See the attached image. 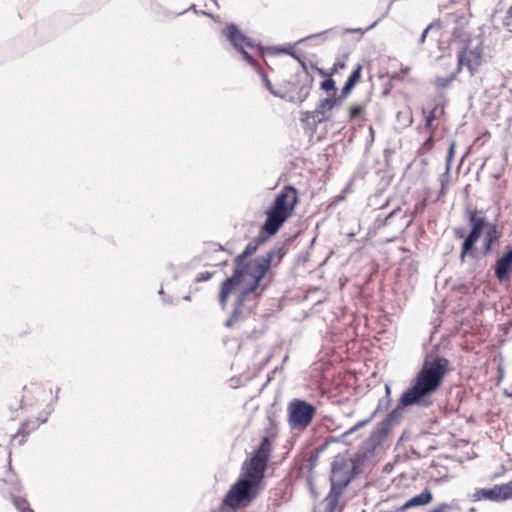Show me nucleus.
I'll return each instance as SVG.
<instances>
[{
  "label": "nucleus",
  "mask_w": 512,
  "mask_h": 512,
  "mask_svg": "<svg viewBox=\"0 0 512 512\" xmlns=\"http://www.w3.org/2000/svg\"><path fill=\"white\" fill-rule=\"evenodd\" d=\"M53 407L51 405L47 406V411L45 412L48 416L53 412Z\"/></svg>",
  "instance_id": "bf43d9fd"
},
{
  "label": "nucleus",
  "mask_w": 512,
  "mask_h": 512,
  "mask_svg": "<svg viewBox=\"0 0 512 512\" xmlns=\"http://www.w3.org/2000/svg\"><path fill=\"white\" fill-rule=\"evenodd\" d=\"M335 107V100H332L330 97H326L322 99L319 104L315 108L316 115L319 116L317 119L318 122H324L329 120L330 116L327 114L328 111L332 110Z\"/></svg>",
  "instance_id": "aec40b11"
},
{
  "label": "nucleus",
  "mask_w": 512,
  "mask_h": 512,
  "mask_svg": "<svg viewBox=\"0 0 512 512\" xmlns=\"http://www.w3.org/2000/svg\"><path fill=\"white\" fill-rule=\"evenodd\" d=\"M329 445H330V441L327 439L323 444H321L317 448H315L314 451L320 455L328 448Z\"/></svg>",
  "instance_id": "c03bdc74"
},
{
  "label": "nucleus",
  "mask_w": 512,
  "mask_h": 512,
  "mask_svg": "<svg viewBox=\"0 0 512 512\" xmlns=\"http://www.w3.org/2000/svg\"><path fill=\"white\" fill-rule=\"evenodd\" d=\"M504 394L507 395L508 397H512V392H508V390H505Z\"/></svg>",
  "instance_id": "0e129e2a"
},
{
  "label": "nucleus",
  "mask_w": 512,
  "mask_h": 512,
  "mask_svg": "<svg viewBox=\"0 0 512 512\" xmlns=\"http://www.w3.org/2000/svg\"><path fill=\"white\" fill-rule=\"evenodd\" d=\"M429 25H433V31L439 32L442 29V22L440 20H434Z\"/></svg>",
  "instance_id": "49530a36"
},
{
  "label": "nucleus",
  "mask_w": 512,
  "mask_h": 512,
  "mask_svg": "<svg viewBox=\"0 0 512 512\" xmlns=\"http://www.w3.org/2000/svg\"><path fill=\"white\" fill-rule=\"evenodd\" d=\"M295 59H296L299 63H301V61H303V59H301L299 56H297Z\"/></svg>",
  "instance_id": "774afa93"
},
{
  "label": "nucleus",
  "mask_w": 512,
  "mask_h": 512,
  "mask_svg": "<svg viewBox=\"0 0 512 512\" xmlns=\"http://www.w3.org/2000/svg\"><path fill=\"white\" fill-rule=\"evenodd\" d=\"M184 300H186V301H190V300H191V296H190V295H186V296L184 297Z\"/></svg>",
  "instance_id": "338daca9"
},
{
  "label": "nucleus",
  "mask_w": 512,
  "mask_h": 512,
  "mask_svg": "<svg viewBox=\"0 0 512 512\" xmlns=\"http://www.w3.org/2000/svg\"><path fill=\"white\" fill-rule=\"evenodd\" d=\"M401 211V207L400 206H397L395 207L387 216H385L380 224H379V227H383V226H387L390 224V220L398 213Z\"/></svg>",
  "instance_id": "c9c22d12"
},
{
  "label": "nucleus",
  "mask_w": 512,
  "mask_h": 512,
  "mask_svg": "<svg viewBox=\"0 0 512 512\" xmlns=\"http://www.w3.org/2000/svg\"><path fill=\"white\" fill-rule=\"evenodd\" d=\"M354 479L347 458L341 454L336 455L331 463L330 491L323 502L325 512L336 510L345 488Z\"/></svg>",
  "instance_id": "20e7f679"
},
{
  "label": "nucleus",
  "mask_w": 512,
  "mask_h": 512,
  "mask_svg": "<svg viewBox=\"0 0 512 512\" xmlns=\"http://www.w3.org/2000/svg\"><path fill=\"white\" fill-rule=\"evenodd\" d=\"M320 88L327 93L333 92L334 95L337 91L335 80L331 76H328L321 82Z\"/></svg>",
  "instance_id": "bb28decb"
},
{
  "label": "nucleus",
  "mask_w": 512,
  "mask_h": 512,
  "mask_svg": "<svg viewBox=\"0 0 512 512\" xmlns=\"http://www.w3.org/2000/svg\"><path fill=\"white\" fill-rule=\"evenodd\" d=\"M361 75H362V65L358 64L353 69V71L350 73V75L348 76L347 80L345 81V83L342 87L343 97H347L352 92V90L354 89L356 84L360 81Z\"/></svg>",
  "instance_id": "a211bd4d"
},
{
  "label": "nucleus",
  "mask_w": 512,
  "mask_h": 512,
  "mask_svg": "<svg viewBox=\"0 0 512 512\" xmlns=\"http://www.w3.org/2000/svg\"><path fill=\"white\" fill-rule=\"evenodd\" d=\"M22 403H23V399L20 400V404H19V406L17 408H14L13 406H10V410H17L18 408H21Z\"/></svg>",
  "instance_id": "680f3d73"
},
{
  "label": "nucleus",
  "mask_w": 512,
  "mask_h": 512,
  "mask_svg": "<svg viewBox=\"0 0 512 512\" xmlns=\"http://www.w3.org/2000/svg\"><path fill=\"white\" fill-rule=\"evenodd\" d=\"M468 56L472 58L476 66H480L482 60V50L480 47L468 49Z\"/></svg>",
  "instance_id": "c85d7f7f"
},
{
  "label": "nucleus",
  "mask_w": 512,
  "mask_h": 512,
  "mask_svg": "<svg viewBox=\"0 0 512 512\" xmlns=\"http://www.w3.org/2000/svg\"><path fill=\"white\" fill-rule=\"evenodd\" d=\"M38 419L41 421V423H45L48 419V415L46 413H45V415H43V412H42V413H40Z\"/></svg>",
  "instance_id": "4d7b16f0"
},
{
  "label": "nucleus",
  "mask_w": 512,
  "mask_h": 512,
  "mask_svg": "<svg viewBox=\"0 0 512 512\" xmlns=\"http://www.w3.org/2000/svg\"><path fill=\"white\" fill-rule=\"evenodd\" d=\"M437 110H438V106H434L433 109L430 110V112L428 113V115L426 116L425 118V129L429 132V133H434L435 131V126L433 125V122L437 119Z\"/></svg>",
  "instance_id": "5701e85b"
},
{
  "label": "nucleus",
  "mask_w": 512,
  "mask_h": 512,
  "mask_svg": "<svg viewBox=\"0 0 512 512\" xmlns=\"http://www.w3.org/2000/svg\"><path fill=\"white\" fill-rule=\"evenodd\" d=\"M223 33L227 40L231 43L235 50H237L242 55L243 59L247 63L253 64L255 62L256 59L245 49V42L248 40V36L242 33L236 24H227L223 30Z\"/></svg>",
  "instance_id": "f8f14e48"
},
{
  "label": "nucleus",
  "mask_w": 512,
  "mask_h": 512,
  "mask_svg": "<svg viewBox=\"0 0 512 512\" xmlns=\"http://www.w3.org/2000/svg\"><path fill=\"white\" fill-rule=\"evenodd\" d=\"M385 398H391V387L390 385H385Z\"/></svg>",
  "instance_id": "864d4df0"
},
{
  "label": "nucleus",
  "mask_w": 512,
  "mask_h": 512,
  "mask_svg": "<svg viewBox=\"0 0 512 512\" xmlns=\"http://www.w3.org/2000/svg\"><path fill=\"white\" fill-rule=\"evenodd\" d=\"M298 203V190L293 185H285L275 196L273 202L266 210V217L269 218V221H275L277 224L283 226L284 223L293 215Z\"/></svg>",
  "instance_id": "0eeeda50"
},
{
  "label": "nucleus",
  "mask_w": 512,
  "mask_h": 512,
  "mask_svg": "<svg viewBox=\"0 0 512 512\" xmlns=\"http://www.w3.org/2000/svg\"><path fill=\"white\" fill-rule=\"evenodd\" d=\"M245 47H248V48H251V49H254V48H259L260 46L259 45H256L253 40L251 38L248 37V40L245 42Z\"/></svg>",
  "instance_id": "de8ad7c7"
},
{
  "label": "nucleus",
  "mask_w": 512,
  "mask_h": 512,
  "mask_svg": "<svg viewBox=\"0 0 512 512\" xmlns=\"http://www.w3.org/2000/svg\"><path fill=\"white\" fill-rule=\"evenodd\" d=\"M327 35H337V28H330L325 31L311 34L309 36H306L300 40L297 41V44L304 43V42H310V41H318L321 40L322 42L326 40Z\"/></svg>",
  "instance_id": "412c9836"
},
{
  "label": "nucleus",
  "mask_w": 512,
  "mask_h": 512,
  "mask_svg": "<svg viewBox=\"0 0 512 512\" xmlns=\"http://www.w3.org/2000/svg\"><path fill=\"white\" fill-rule=\"evenodd\" d=\"M358 430L355 428V426L353 425L351 428H349L348 430L345 431V433H347V437H349L350 435L354 434L355 432H357Z\"/></svg>",
  "instance_id": "6e6d98bb"
},
{
  "label": "nucleus",
  "mask_w": 512,
  "mask_h": 512,
  "mask_svg": "<svg viewBox=\"0 0 512 512\" xmlns=\"http://www.w3.org/2000/svg\"><path fill=\"white\" fill-rule=\"evenodd\" d=\"M390 404L391 398L382 397L381 399H379L376 409L372 412L370 416L374 419V417L378 413L386 411L389 408Z\"/></svg>",
  "instance_id": "cd10ccee"
},
{
  "label": "nucleus",
  "mask_w": 512,
  "mask_h": 512,
  "mask_svg": "<svg viewBox=\"0 0 512 512\" xmlns=\"http://www.w3.org/2000/svg\"><path fill=\"white\" fill-rule=\"evenodd\" d=\"M425 205H426V204H425L424 202L419 203V204H416V206H415V210H416V212L423 211V210H424V208H425Z\"/></svg>",
  "instance_id": "5fc2aeb1"
},
{
  "label": "nucleus",
  "mask_w": 512,
  "mask_h": 512,
  "mask_svg": "<svg viewBox=\"0 0 512 512\" xmlns=\"http://www.w3.org/2000/svg\"><path fill=\"white\" fill-rule=\"evenodd\" d=\"M432 500V492L428 488H425L420 494L411 497L403 505L398 507L396 512H406L411 508L425 506L430 504Z\"/></svg>",
  "instance_id": "2eb2a0df"
},
{
  "label": "nucleus",
  "mask_w": 512,
  "mask_h": 512,
  "mask_svg": "<svg viewBox=\"0 0 512 512\" xmlns=\"http://www.w3.org/2000/svg\"><path fill=\"white\" fill-rule=\"evenodd\" d=\"M464 217L469 225V232L462 242L460 251V262L464 263L466 257L478 259L476 244L483 236L482 253L484 256L490 255L494 247L499 244L502 237L501 231L496 224L490 223L484 215V211L476 208L467 207Z\"/></svg>",
  "instance_id": "f03ea898"
},
{
  "label": "nucleus",
  "mask_w": 512,
  "mask_h": 512,
  "mask_svg": "<svg viewBox=\"0 0 512 512\" xmlns=\"http://www.w3.org/2000/svg\"><path fill=\"white\" fill-rule=\"evenodd\" d=\"M471 501L489 500L503 502L512 499V481L505 484H496L489 488H480L470 496Z\"/></svg>",
  "instance_id": "9b49d317"
},
{
  "label": "nucleus",
  "mask_w": 512,
  "mask_h": 512,
  "mask_svg": "<svg viewBox=\"0 0 512 512\" xmlns=\"http://www.w3.org/2000/svg\"><path fill=\"white\" fill-rule=\"evenodd\" d=\"M365 106L363 104L352 105L349 109L350 119H356L360 117L364 112Z\"/></svg>",
  "instance_id": "473e14b6"
},
{
  "label": "nucleus",
  "mask_w": 512,
  "mask_h": 512,
  "mask_svg": "<svg viewBox=\"0 0 512 512\" xmlns=\"http://www.w3.org/2000/svg\"><path fill=\"white\" fill-rule=\"evenodd\" d=\"M59 391H60V388H57V389H56L55 398H54L55 402L58 400V394H59Z\"/></svg>",
  "instance_id": "e2e57ef3"
},
{
  "label": "nucleus",
  "mask_w": 512,
  "mask_h": 512,
  "mask_svg": "<svg viewBox=\"0 0 512 512\" xmlns=\"http://www.w3.org/2000/svg\"><path fill=\"white\" fill-rule=\"evenodd\" d=\"M449 174H442L441 175V193H444V190H445V182H446V179L445 177H448Z\"/></svg>",
  "instance_id": "8fccbe9b"
},
{
  "label": "nucleus",
  "mask_w": 512,
  "mask_h": 512,
  "mask_svg": "<svg viewBox=\"0 0 512 512\" xmlns=\"http://www.w3.org/2000/svg\"><path fill=\"white\" fill-rule=\"evenodd\" d=\"M369 131H370V134H371V138L373 139L374 137V130L372 127L369 128Z\"/></svg>",
  "instance_id": "69168bd1"
},
{
  "label": "nucleus",
  "mask_w": 512,
  "mask_h": 512,
  "mask_svg": "<svg viewBox=\"0 0 512 512\" xmlns=\"http://www.w3.org/2000/svg\"><path fill=\"white\" fill-rule=\"evenodd\" d=\"M283 51H284L286 54H288V55H290L291 57H293L294 59L298 56V55H297V53H296L295 51H293L292 49H290V48H285V49H283Z\"/></svg>",
  "instance_id": "3c124183"
},
{
  "label": "nucleus",
  "mask_w": 512,
  "mask_h": 512,
  "mask_svg": "<svg viewBox=\"0 0 512 512\" xmlns=\"http://www.w3.org/2000/svg\"><path fill=\"white\" fill-rule=\"evenodd\" d=\"M254 69L255 71L259 74V76L261 77L262 79V82L265 86V88L275 97H278V98H283V94L284 92L280 91V90H275L267 73L265 72V70L262 68V66L260 65V63L255 60V62L253 64H250Z\"/></svg>",
  "instance_id": "6ab92c4d"
},
{
  "label": "nucleus",
  "mask_w": 512,
  "mask_h": 512,
  "mask_svg": "<svg viewBox=\"0 0 512 512\" xmlns=\"http://www.w3.org/2000/svg\"><path fill=\"white\" fill-rule=\"evenodd\" d=\"M456 508V504L441 503L439 506L431 509L429 512H450Z\"/></svg>",
  "instance_id": "f704fd0d"
},
{
  "label": "nucleus",
  "mask_w": 512,
  "mask_h": 512,
  "mask_svg": "<svg viewBox=\"0 0 512 512\" xmlns=\"http://www.w3.org/2000/svg\"><path fill=\"white\" fill-rule=\"evenodd\" d=\"M332 100H335V106H340L342 105L343 101L347 98V97H343V91L341 90V94L339 96H335L333 94V96L331 97Z\"/></svg>",
  "instance_id": "a18cd8bd"
},
{
  "label": "nucleus",
  "mask_w": 512,
  "mask_h": 512,
  "mask_svg": "<svg viewBox=\"0 0 512 512\" xmlns=\"http://www.w3.org/2000/svg\"><path fill=\"white\" fill-rule=\"evenodd\" d=\"M215 274V271H205L198 273L195 277L196 282H204L210 280Z\"/></svg>",
  "instance_id": "4c0bfd02"
},
{
  "label": "nucleus",
  "mask_w": 512,
  "mask_h": 512,
  "mask_svg": "<svg viewBox=\"0 0 512 512\" xmlns=\"http://www.w3.org/2000/svg\"><path fill=\"white\" fill-rule=\"evenodd\" d=\"M236 292H237V295H236V298L233 303V309H232L231 315L224 323L225 327H227V328L233 327L234 324L239 321V319L241 318V316L243 314V307H244L245 303L248 301H251V300H255L254 295H252L242 289H239Z\"/></svg>",
  "instance_id": "4468645a"
},
{
  "label": "nucleus",
  "mask_w": 512,
  "mask_h": 512,
  "mask_svg": "<svg viewBox=\"0 0 512 512\" xmlns=\"http://www.w3.org/2000/svg\"><path fill=\"white\" fill-rule=\"evenodd\" d=\"M294 80L287 82L283 100L294 104H302L309 96L313 86L312 74H296Z\"/></svg>",
  "instance_id": "9d476101"
},
{
  "label": "nucleus",
  "mask_w": 512,
  "mask_h": 512,
  "mask_svg": "<svg viewBox=\"0 0 512 512\" xmlns=\"http://www.w3.org/2000/svg\"><path fill=\"white\" fill-rule=\"evenodd\" d=\"M233 273L231 276L226 277L220 284L219 288V305L222 310H225L231 294L239 290L245 285L246 277L249 276L252 262H248L246 258L237 255L235 260Z\"/></svg>",
  "instance_id": "6e6552de"
},
{
  "label": "nucleus",
  "mask_w": 512,
  "mask_h": 512,
  "mask_svg": "<svg viewBox=\"0 0 512 512\" xmlns=\"http://www.w3.org/2000/svg\"><path fill=\"white\" fill-rule=\"evenodd\" d=\"M453 234L455 238L463 239V241H465V237L467 236L468 233L466 232V229L463 227H454Z\"/></svg>",
  "instance_id": "ea45409f"
},
{
  "label": "nucleus",
  "mask_w": 512,
  "mask_h": 512,
  "mask_svg": "<svg viewBox=\"0 0 512 512\" xmlns=\"http://www.w3.org/2000/svg\"><path fill=\"white\" fill-rule=\"evenodd\" d=\"M257 243H254L252 240L246 245L244 250L239 254L242 258L248 259L258 250Z\"/></svg>",
  "instance_id": "c756f323"
},
{
  "label": "nucleus",
  "mask_w": 512,
  "mask_h": 512,
  "mask_svg": "<svg viewBox=\"0 0 512 512\" xmlns=\"http://www.w3.org/2000/svg\"><path fill=\"white\" fill-rule=\"evenodd\" d=\"M328 440L331 443H344L346 445H349L350 442L348 441L347 433L343 432L339 437H330Z\"/></svg>",
  "instance_id": "58836bf2"
},
{
  "label": "nucleus",
  "mask_w": 512,
  "mask_h": 512,
  "mask_svg": "<svg viewBox=\"0 0 512 512\" xmlns=\"http://www.w3.org/2000/svg\"><path fill=\"white\" fill-rule=\"evenodd\" d=\"M303 69V72L301 74H310L309 71H308V66L306 64V62L303 60L301 61V63H299Z\"/></svg>",
  "instance_id": "603ef678"
},
{
  "label": "nucleus",
  "mask_w": 512,
  "mask_h": 512,
  "mask_svg": "<svg viewBox=\"0 0 512 512\" xmlns=\"http://www.w3.org/2000/svg\"><path fill=\"white\" fill-rule=\"evenodd\" d=\"M409 71L410 67L404 66L400 69V71L389 74V78L392 81H402L404 77L409 73Z\"/></svg>",
  "instance_id": "2f4dec72"
},
{
  "label": "nucleus",
  "mask_w": 512,
  "mask_h": 512,
  "mask_svg": "<svg viewBox=\"0 0 512 512\" xmlns=\"http://www.w3.org/2000/svg\"><path fill=\"white\" fill-rule=\"evenodd\" d=\"M350 462H351L350 469L352 471V476H354L356 478L359 474H361L363 472V467H364L366 460L355 453L354 456L351 458Z\"/></svg>",
  "instance_id": "4be33fe9"
},
{
  "label": "nucleus",
  "mask_w": 512,
  "mask_h": 512,
  "mask_svg": "<svg viewBox=\"0 0 512 512\" xmlns=\"http://www.w3.org/2000/svg\"><path fill=\"white\" fill-rule=\"evenodd\" d=\"M319 456L320 455L317 454L314 450L310 453L308 458V461L310 463V470H312L316 466Z\"/></svg>",
  "instance_id": "a19ab883"
},
{
  "label": "nucleus",
  "mask_w": 512,
  "mask_h": 512,
  "mask_svg": "<svg viewBox=\"0 0 512 512\" xmlns=\"http://www.w3.org/2000/svg\"><path fill=\"white\" fill-rule=\"evenodd\" d=\"M271 447L267 438H263L252 455L242 465L239 477H244L253 484L264 487L265 472L270 458Z\"/></svg>",
  "instance_id": "423d86ee"
},
{
  "label": "nucleus",
  "mask_w": 512,
  "mask_h": 512,
  "mask_svg": "<svg viewBox=\"0 0 512 512\" xmlns=\"http://www.w3.org/2000/svg\"><path fill=\"white\" fill-rule=\"evenodd\" d=\"M494 277L504 283L512 276V246L505 247L504 252L496 259L493 266Z\"/></svg>",
  "instance_id": "ddd939ff"
},
{
  "label": "nucleus",
  "mask_w": 512,
  "mask_h": 512,
  "mask_svg": "<svg viewBox=\"0 0 512 512\" xmlns=\"http://www.w3.org/2000/svg\"><path fill=\"white\" fill-rule=\"evenodd\" d=\"M433 25H428L422 32L421 36H420V39H419V43L420 44H423L427 38V35L429 32H433Z\"/></svg>",
  "instance_id": "79ce46f5"
},
{
  "label": "nucleus",
  "mask_w": 512,
  "mask_h": 512,
  "mask_svg": "<svg viewBox=\"0 0 512 512\" xmlns=\"http://www.w3.org/2000/svg\"><path fill=\"white\" fill-rule=\"evenodd\" d=\"M319 118L318 115L315 113V109L313 111H304L301 113V121L308 122L309 120H312L314 124H320L321 122H318L317 119Z\"/></svg>",
  "instance_id": "72a5a7b5"
},
{
  "label": "nucleus",
  "mask_w": 512,
  "mask_h": 512,
  "mask_svg": "<svg viewBox=\"0 0 512 512\" xmlns=\"http://www.w3.org/2000/svg\"><path fill=\"white\" fill-rule=\"evenodd\" d=\"M27 425H28V423H27V422L22 423V425H21V427H20V429H19V431H18V434H22V435H23V437H24L25 435H27V434H28V431H26V427H27Z\"/></svg>",
  "instance_id": "09e8293b"
},
{
  "label": "nucleus",
  "mask_w": 512,
  "mask_h": 512,
  "mask_svg": "<svg viewBox=\"0 0 512 512\" xmlns=\"http://www.w3.org/2000/svg\"><path fill=\"white\" fill-rule=\"evenodd\" d=\"M282 225L277 224L275 221H269V218L266 217L264 223L262 224L259 234L252 241L257 243V246H261L264 244L270 237L276 235L278 231L281 229Z\"/></svg>",
  "instance_id": "dca6fc26"
},
{
  "label": "nucleus",
  "mask_w": 512,
  "mask_h": 512,
  "mask_svg": "<svg viewBox=\"0 0 512 512\" xmlns=\"http://www.w3.org/2000/svg\"><path fill=\"white\" fill-rule=\"evenodd\" d=\"M435 140H434V133H430L429 137L423 142V144L418 149L417 153L418 155H424L431 151L434 147Z\"/></svg>",
  "instance_id": "393cba45"
},
{
  "label": "nucleus",
  "mask_w": 512,
  "mask_h": 512,
  "mask_svg": "<svg viewBox=\"0 0 512 512\" xmlns=\"http://www.w3.org/2000/svg\"><path fill=\"white\" fill-rule=\"evenodd\" d=\"M264 487H259L244 477H239L233 483L222 499L221 508L238 511L247 508L259 495Z\"/></svg>",
  "instance_id": "39448f33"
},
{
  "label": "nucleus",
  "mask_w": 512,
  "mask_h": 512,
  "mask_svg": "<svg viewBox=\"0 0 512 512\" xmlns=\"http://www.w3.org/2000/svg\"><path fill=\"white\" fill-rule=\"evenodd\" d=\"M406 438H407V431H404V432L402 433V435L400 436V438L398 439V443H397V444L399 445V444H400L401 442H403Z\"/></svg>",
  "instance_id": "13d9d810"
},
{
  "label": "nucleus",
  "mask_w": 512,
  "mask_h": 512,
  "mask_svg": "<svg viewBox=\"0 0 512 512\" xmlns=\"http://www.w3.org/2000/svg\"><path fill=\"white\" fill-rule=\"evenodd\" d=\"M372 420H373V418L370 416L367 419H364V420H361V421L357 422L354 426H355V428L357 430H360L361 428H363L366 425H368Z\"/></svg>",
  "instance_id": "37998d69"
},
{
  "label": "nucleus",
  "mask_w": 512,
  "mask_h": 512,
  "mask_svg": "<svg viewBox=\"0 0 512 512\" xmlns=\"http://www.w3.org/2000/svg\"><path fill=\"white\" fill-rule=\"evenodd\" d=\"M292 241L293 237H289L284 241L276 242L266 255L254 258L248 276L250 281L240 289L254 295V299L260 297L268 287V284H262L263 279L272 266H277L282 261Z\"/></svg>",
  "instance_id": "7ed1b4c3"
},
{
  "label": "nucleus",
  "mask_w": 512,
  "mask_h": 512,
  "mask_svg": "<svg viewBox=\"0 0 512 512\" xmlns=\"http://www.w3.org/2000/svg\"><path fill=\"white\" fill-rule=\"evenodd\" d=\"M463 67H467L470 75L474 76L475 73L478 71V67L473 63V60L471 57L468 56V46L465 45L461 50L457 53V67L454 71L456 74H458Z\"/></svg>",
  "instance_id": "f3484780"
},
{
  "label": "nucleus",
  "mask_w": 512,
  "mask_h": 512,
  "mask_svg": "<svg viewBox=\"0 0 512 512\" xmlns=\"http://www.w3.org/2000/svg\"><path fill=\"white\" fill-rule=\"evenodd\" d=\"M449 372L448 359L436 356L425 360L409 385L402 391L395 407L371 432L370 436L358 448L356 454L367 460L374 455L394 427L398 426L406 410L416 407L428 409L434 404V394L442 386Z\"/></svg>",
  "instance_id": "f257e3e1"
},
{
  "label": "nucleus",
  "mask_w": 512,
  "mask_h": 512,
  "mask_svg": "<svg viewBox=\"0 0 512 512\" xmlns=\"http://www.w3.org/2000/svg\"><path fill=\"white\" fill-rule=\"evenodd\" d=\"M507 18H512V6L507 11Z\"/></svg>",
  "instance_id": "052dcab7"
},
{
  "label": "nucleus",
  "mask_w": 512,
  "mask_h": 512,
  "mask_svg": "<svg viewBox=\"0 0 512 512\" xmlns=\"http://www.w3.org/2000/svg\"><path fill=\"white\" fill-rule=\"evenodd\" d=\"M454 154H455V142H451V144H450V146L448 148L447 156H446V170H445V174H449L450 173L451 164H452V161H453V158H454Z\"/></svg>",
  "instance_id": "7c9ffc66"
},
{
  "label": "nucleus",
  "mask_w": 512,
  "mask_h": 512,
  "mask_svg": "<svg viewBox=\"0 0 512 512\" xmlns=\"http://www.w3.org/2000/svg\"><path fill=\"white\" fill-rule=\"evenodd\" d=\"M12 501L19 512H34L25 498L13 496Z\"/></svg>",
  "instance_id": "b1692460"
},
{
  "label": "nucleus",
  "mask_w": 512,
  "mask_h": 512,
  "mask_svg": "<svg viewBox=\"0 0 512 512\" xmlns=\"http://www.w3.org/2000/svg\"><path fill=\"white\" fill-rule=\"evenodd\" d=\"M317 408L312 403L299 398L292 399L287 406L288 424L291 429L304 430L312 422Z\"/></svg>",
  "instance_id": "1a4fd4ad"
},
{
  "label": "nucleus",
  "mask_w": 512,
  "mask_h": 512,
  "mask_svg": "<svg viewBox=\"0 0 512 512\" xmlns=\"http://www.w3.org/2000/svg\"><path fill=\"white\" fill-rule=\"evenodd\" d=\"M457 77V74L455 72H453L452 74H450L448 77H437L435 79V85L438 87V88H447L451 85V83L456 79Z\"/></svg>",
  "instance_id": "a878e982"
},
{
  "label": "nucleus",
  "mask_w": 512,
  "mask_h": 512,
  "mask_svg": "<svg viewBox=\"0 0 512 512\" xmlns=\"http://www.w3.org/2000/svg\"><path fill=\"white\" fill-rule=\"evenodd\" d=\"M377 25V21H375L373 24H371L366 30H363L361 28H346L343 30V34H350V33H358L360 37L364 35V33L372 28H374Z\"/></svg>",
  "instance_id": "e433bc0d"
}]
</instances>
